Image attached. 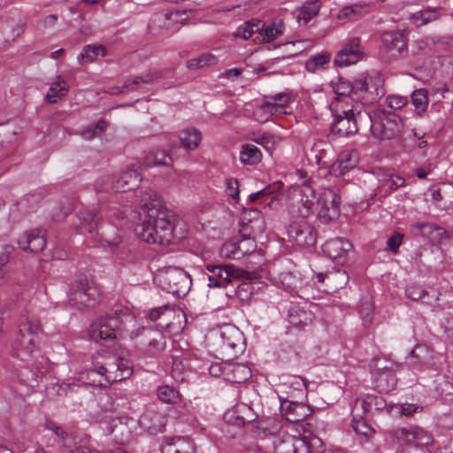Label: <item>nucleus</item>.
Returning <instances> with one entry per match:
<instances>
[{
    "label": "nucleus",
    "instance_id": "nucleus-1",
    "mask_svg": "<svg viewBox=\"0 0 453 453\" xmlns=\"http://www.w3.org/2000/svg\"><path fill=\"white\" fill-rule=\"evenodd\" d=\"M138 215L139 222L134 232L143 242L168 245L175 238L174 215L153 190L142 194Z\"/></svg>",
    "mask_w": 453,
    "mask_h": 453
},
{
    "label": "nucleus",
    "instance_id": "nucleus-2",
    "mask_svg": "<svg viewBox=\"0 0 453 453\" xmlns=\"http://www.w3.org/2000/svg\"><path fill=\"white\" fill-rule=\"evenodd\" d=\"M334 121L330 128V136L334 138L346 137L357 133L361 125L368 126L369 112L362 111L357 106L339 107V104L332 108Z\"/></svg>",
    "mask_w": 453,
    "mask_h": 453
},
{
    "label": "nucleus",
    "instance_id": "nucleus-3",
    "mask_svg": "<svg viewBox=\"0 0 453 453\" xmlns=\"http://www.w3.org/2000/svg\"><path fill=\"white\" fill-rule=\"evenodd\" d=\"M368 125L372 135L380 141L398 137L403 129V121L400 116L394 111L386 110H378L372 115L369 113Z\"/></svg>",
    "mask_w": 453,
    "mask_h": 453
},
{
    "label": "nucleus",
    "instance_id": "nucleus-4",
    "mask_svg": "<svg viewBox=\"0 0 453 453\" xmlns=\"http://www.w3.org/2000/svg\"><path fill=\"white\" fill-rule=\"evenodd\" d=\"M155 279L163 290L178 297L185 296L192 285L190 275L183 269L175 266L159 270Z\"/></svg>",
    "mask_w": 453,
    "mask_h": 453
},
{
    "label": "nucleus",
    "instance_id": "nucleus-5",
    "mask_svg": "<svg viewBox=\"0 0 453 453\" xmlns=\"http://www.w3.org/2000/svg\"><path fill=\"white\" fill-rule=\"evenodd\" d=\"M130 338L134 342L138 353L144 357H156L165 348L164 334L152 327H141L131 332Z\"/></svg>",
    "mask_w": 453,
    "mask_h": 453
},
{
    "label": "nucleus",
    "instance_id": "nucleus-6",
    "mask_svg": "<svg viewBox=\"0 0 453 453\" xmlns=\"http://www.w3.org/2000/svg\"><path fill=\"white\" fill-rule=\"evenodd\" d=\"M216 345L221 359L232 360L244 351V335L236 326L225 325L220 328Z\"/></svg>",
    "mask_w": 453,
    "mask_h": 453
},
{
    "label": "nucleus",
    "instance_id": "nucleus-7",
    "mask_svg": "<svg viewBox=\"0 0 453 453\" xmlns=\"http://www.w3.org/2000/svg\"><path fill=\"white\" fill-rule=\"evenodd\" d=\"M206 270L210 273L208 276V286L210 288H223L233 280H250L252 273L237 268L233 265H224L220 263H208L205 265Z\"/></svg>",
    "mask_w": 453,
    "mask_h": 453
},
{
    "label": "nucleus",
    "instance_id": "nucleus-8",
    "mask_svg": "<svg viewBox=\"0 0 453 453\" xmlns=\"http://www.w3.org/2000/svg\"><path fill=\"white\" fill-rule=\"evenodd\" d=\"M319 198L314 188L307 183L294 191L288 206V212L294 217L306 218L314 212Z\"/></svg>",
    "mask_w": 453,
    "mask_h": 453
},
{
    "label": "nucleus",
    "instance_id": "nucleus-9",
    "mask_svg": "<svg viewBox=\"0 0 453 453\" xmlns=\"http://www.w3.org/2000/svg\"><path fill=\"white\" fill-rule=\"evenodd\" d=\"M384 95V88L380 77L365 76L355 80L352 101L362 105H369L377 102Z\"/></svg>",
    "mask_w": 453,
    "mask_h": 453
},
{
    "label": "nucleus",
    "instance_id": "nucleus-10",
    "mask_svg": "<svg viewBox=\"0 0 453 453\" xmlns=\"http://www.w3.org/2000/svg\"><path fill=\"white\" fill-rule=\"evenodd\" d=\"M98 296L97 289L86 278L74 280L69 287L68 302L78 310L94 307Z\"/></svg>",
    "mask_w": 453,
    "mask_h": 453
},
{
    "label": "nucleus",
    "instance_id": "nucleus-11",
    "mask_svg": "<svg viewBox=\"0 0 453 453\" xmlns=\"http://www.w3.org/2000/svg\"><path fill=\"white\" fill-rule=\"evenodd\" d=\"M375 388L380 393L393 391L397 384L395 366L388 362L373 359L371 364Z\"/></svg>",
    "mask_w": 453,
    "mask_h": 453
},
{
    "label": "nucleus",
    "instance_id": "nucleus-12",
    "mask_svg": "<svg viewBox=\"0 0 453 453\" xmlns=\"http://www.w3.org/2000/svg\"><path fill=\"white\" fill-rule=\"evenodd\" d=\"M382 50L392 58L398 59L408 54V37L404 30L384 31L380 35Z\"/></svg>",
    "mask_w": 453,
    "mask_h": 453
},
{
    "label": "nucleus",
    "instance_id": "nucleus-13",
    "mask_svg": "<svg viewBox=\"0 0 453 453\" xmlns=\"http://www.w3.org/2000/svg\"><path fill=\"white\" fill-rule=\"evenodd\" d=\"M288 236L290 242L299 247H312L317 242L315 227L304 218L293 220L288 228Z\"/></svg>",
    "mask_w": 453,
    "mask_h": 453
},
{
    "label": "nucleus",
    "instance_id": "nucleus-14",
    "mask_svg": "<svg viewBox=\"0 0 453 453\" xmlns=\"http://www.w3.org/2000/svg\"><path fill=\"white\" fill-rule=\"evenodd\" d=\"M316 209H319L318 217L321 222L327 223L336 219L340 215L341 197L330 188L325 189L319 196Z\"/></svg>",
    "mask_w": 453,
    "mask_h": 453
},
{
    "label": "nucleus",
    "instance_id": "nucleus-15",
    "mask_svg": "<svg viewBox=\"0 0 453 453\" xmlns=\"http://www.w3.org/2000/svg\"><path fill=\"white\" fill-rule=\"evenodd\" d=\"M391 435L398 441L414 445L416 449H424L433 441V437L428 432L415 426L396 428L391 432Z\"/></svg>",
    "mask_w": 453,
    "mask_h": 453
},
{
    "label": "nucleus",
    "instance_id": "nucleus-16",
    "mask_svg": "<svg viewBox=\"0 0 453 453\" xmlns=\"http://www.w3.org/2000/svg\"><path fill=\"white\" fill-rule=\"evenodd\" d=\"M280 410L282 415L289 423H299L305 420L312 414V409L303 403L284 400L281 402Z\"/></svg>",
    "mask_w": 453,
    "mask_h": 453
},
{
    "label": "nucleus",
    "instance_id": "nucleus-17",
    "mask_svg": "<svg viewBox=\"0 0 453 453\" xmlns=\"http://www.w3.org/2000/svg\"><path fill=\"white\" fill-rule=\"evenodd\" d=\"M363 55L358 38H351L337 53L334 63L338 66H347L356 64Z\"/></svg>",
    "mask_w": 453,
    "mask_h": 453
},
{
    "label": "nucleus",
    "instance_id": "nucleus-18",
    "mask_svg": "<svg viewBox=\"0 0 453 453\" xmlns=\"http://www.w3.org/2000/svg\"><path fill=\"white\" fill-rule=\"evenodd\" d=\"M352 249V244L342 238H334L326 241L323 246V252L332 260L340 264L346 262L348 252Z\"/></svg>",
    "mask_w": 453,
    "mask_h": 453
},
{
    "label": "nucleus",
    "instance_id": "nucleus-19",
    "mask_svg": "<svg viewBox=\"0 0 453 453\" xmlns=\"http://www.w3.org/2000/svg\"><path fill=\"white\" fill-rule=\"evenodd\" d=\"M142 428L151 434L163 433L166 424V417L157 411L148 410L139 418Z\"/></svg>",
    "mask_w": 453,
    "mask_h": 453
},
{
    "label": "nucleus",
    "instance_id": "nucleus-20",
    "mask_svg": "<svg viewBox=\"0 0 453 453\" xmlns=\"http://www.w3.org/2000/svg\"><path fill=\"white\" fill-rule=\"evenodd\" d=\"M388 408L385 399L379 395H366L361 399L356 401L354 412L364 414H374L380 412Z\"/></svg>",
    "mask_w": 453,
    "mask_h": 453
},
{
    "label": "nucleus",
    "instance_id": "nucleus-21",
    "mask_svg": "<svg viewBox=\"0 0 453 453\" xmlns=\"http://www.w3.org/2000/svg\"><path fill=\"white\" fill-rule=\"evenodd\" d=\"M18 244L23 250L39 252L42 251L46 247V238L42 230L35 229L26 232L18 240Z\"/></svg>",
    "mask_w": 453,
    "mask_h": 453
},
{
    "label": "nucleus",
    "instance_id": "nucleus-22",
    "mask_svg": "<svg viewBox=\"0 0 453 453\" xmlns=\"http://www.w3.org/2000/svg\"><path fill=\"white\" fill-rule=\"evenodd\" d=\"M282 186V182L277 181L272 185L266 186L265 188L257 192L250 194L246 202V204L250 206L252 203L259 201L260 203L271 207L276 201L278 193L281 190Z\"/></svg>",
    "mask_w": 453,
    "mask_h": 453
},
{
    "label": "nucleus",
    "instance_id": "nucleus-23",
    "mask_svg": "<svg viewBox=\"0 0 453 453\" xmlns=\"http://www.w3.org/2000/svg\"><path fill=\"white\" fill-rule=\"evenodd\" d=\"M35 348V338L25 334L23 329H19L12 342L13 355L23 359L30 356Z\"/></svg>",
    "mask_w": 453,
    "mask_h": 453
},
{
    "label": "nucleus",
    "instance_id": "nucleus-24",
    "mask_svg": "<svg viewBox=\"0 0 453 453\" xmlns=\"http://www.w3.org/2000/svg\"><path fill=\"white\" fill-rule=\"evenodd\" d=\"M89 338L98 342L99 341H113L116 339L115 333L108 327V321L104 316L96 319L88 330Z\"/></svg>",
    "mask_w": 453,
    "mask_h": 453
},
{
    "label": "nucleus",
    "instance_id": "nucleus-25",
    "mask_svg": "<svg viewBox=\"0 0 453 453\" xmlns=\"http://www.w3.org/2000/svg\"><path fill=\"white\" fill-rule=\"evenodd\" d=\"M161 453H195V446L188 438H165L161 445Z\"/></svg>",
    "mask_w": 453,
    "mask_h": 453
},
{
    "label": "nucleus",
    "instance_id": "nucleus-26",
    "mask_svg": "<svg viewBox=\"0 0 453 453\" xmlns=\"http://www.w3.org/2000/svg\"><path fill=\"white\" fill-rule=\"evenodd\" d=\"M354 86L355 81L351 83L349 81L340 78L339 82L334 87L336 97L335 102L332 104V108L336 104H339V107H349L350 103L353 102L352 96L354 92Z\"/></svg>",
    "mask_w": 453,
    "mask_h": 453
},
{
    "label": "nucleus",
    "instance_id": "nucleus-27",
    "mask_svg": "<svg viewBox=\"0 0 453 453\" xmlns=\"http://www.w3.org/2000/svg\"><path fill=\"white\" fill-rule=\"evenodd\" d=\"M79 219L81 220V226L88 231L92 239L95 237V234L96 236L100 235V239H102V234L98 232L101 217L96 210L85 209L81 211L79 213Z\"/></svg>",
    "mask_w": 453,
    "mask_h": 453
},
{
    "label": "nucleus",
    "instance_id": "nucleus-28",
    "mask_svg": "<svg viewBox=\"0 0 453 453\" xmlns=\"http://www.w3.org/2000/svg\"><path fill=\"white\" fill-rule=\"evenodd\" d=\"M406 296L415 302L420 301L424 304L432 305L439 300V294L429 292L419 285L411 284L405 289Z\"/></svg>",
    "mask_w": 453,
    "mask_h": 453
},
{
    "label": "nucleus",
    "instance_id": "nucleus-29",
    "mask_svg": "<svg viewBox=\"0 0 453 453\" xmlns=\"http://www.w3.org/2000/svg\"><path fill=\"white\" fill-rule=\"evenodd\" d=\"M141 180V174L136 169H128L118 178L113 188L119 192L133 190L138 187Z\"/></svg>",
    "mask_w": 453,
    "mask_h": 453
},
{
    "label": "nucleus",
    "instance_id": "nucleus-30",
    "mask_svg": "<svg viewBox=\"0 0 453 453\" xmlns=\"http://www.w3.org/2000/svg\"><path fill=\"white\" fill-rule=\"evenodd\" d=\"M256 245L253 240H244L240 242H231L225 244L221 252L227 257L238 259L241 257L254 250Z\"/></svg>",
    "mask_w": 453,
    "mask_h": 453
},
{
    "label": "nucleus",
    "instance_id": "nucleus-31",
    "mask_svg": "<svg viewBox=\"0 0 453 453\" xmlns=\"http://www.w3.org/2000/svg\"><path fill=\"white\" fill-rule=\"evenodd\" d=\"M27 26V19L19 17L18 19H9L4 28V41L0 47H5V43L16 41L24 32Z\"/></svg>",
    "mask_w": 453,
    "mask_h": 453
},
{
    "label": "nucleus",
    "instance_id": "nucleus-32",
    "mask_svg": "<svg viewBox=\"0 0 453 453\" xmlns=\"http://www.w3.org/2000/svg\"><path fill=\"white\" fill-rule=\"evenodd\" d=\"M155 79V75L151 73L144 76H135L131 80H127L121 88H114L111 94L119 95L141 90L144 85L151 83Z\"/></svg>",
    "mask_w": 453,
    "mask_h": 453
},
{
    "label": "nucleus",
    "instance_id": "nucleus-33",
    "mask_svg": "<svg viewBox=\"0 0 453 453\" xmlns=\"http://www.w3.org/2000/svg\"><path fill=\"white\" fill-rule=\"evenodd\" d=\"M108 321V327H111L116 337L122 336L127 331V324L132 322L131 317L122 311H116L112 314L104 315Z\"/></svg>",
    "mask_w": 453,
    "mask_h": 453
},
{
    "label": "nucleus",
    "instance_id": "nucleus-34",
    "mask_svg": "<svg viewBox=\"0 0 453 453\" xmlns=\"http://www.w3.org/2000/svg\"><path fill=\"white\" fill-rule=\"evenodd\" d=\"M226 377L234 383H242L251 377V370L244 364L229 365L226 366Z\"/></svg>",
    "mask_w": 453,
    "mask_h": 453
},
{
    "label": "nucleus",
    "instance_id": "nucleus-35",
    "mask_svg": "<svg viewBox=\"0 0 453 453\" xmlns=\"http://www.w3.org/2000/svg\"><path fill=\"white\" fill-rule=\"evenodd\" d=\"M170 25V15L165 12H158L150 17L148 27L151 34L157 35L167 30Z\"/></svg>",
    "mask_w": 453,
    "mask_h": 453
},
{
    "label": "nucleus",
    "instance_id": "nucleus-36",
    "mask_svg": "<svg viewBox=\"0 0 453 453\" xmlns=\"http://www.w3.org/2000/svg\"><path fill=\"white\" fill-rule=\"evenodd\" d=\"M19 329H23L25 334L35 338L42 331L39 319L28 314H23L20 317Z\"/></svg>",
    "mask_w": 453,
    "mask_h": 453
},
{
    "label": "nucleus",
    "instance_id": "nucleus-37",
    "mask_svg": "<svg viewBox=\"0 0 453 453\" xmlns=\"http://www.w3.org/2000/svg\"><path fill=\"white\" fill-rule=\"evenodd\" d=\"M263 27V21L252 19L239 26L234 32V36L248 40L257 35V31Z\"/></svg>",
    "mask_w": 453,
    "mask_h": 453
},
{
    "label": "nucleus",
    "instance_id": "nucleus-38",
    "mask_svg": "<svg viewBox=\"0 0 453 453\" xmlns=\"http://www.w3.org/2000/svg\"><path fill=\"white\" fill-rule=\"evenodd\" d=\"M331 59L328 52H321L310 58L305 63V68L309 73H316L327 67Z\"/></svg>",
    "mask_w": 453,
    "mask_h": 453
},
{
    "label": "nucleus",
    "instance_id": "nucleus-39",
    "mask_svg": "<svg viewBox=\"0 0 453 453\" xmlns=\"http://www.w3.org/2000/svg\"><path fill=\"white\" fill-rule=\"evenodd\" d=\"M312 314L303 309H292L289 311L288 321L291 326L303 329L311 322Z\"/></svg>",
    "mask_w": 453,
    "mask_h": 453
},
{
    "label": "nucleus",
    "instance_id": "nucleus-40",
    "mask_svg": "<svg viewBox=\"0 0 453 453\" xmlns=\"http://www.w3.org/2000/svg\"><path fill=\"white\" fill-rule=\"evenodd\" d=\"M446 38H438L436 39L434 36H426L420 39H418L412 43V52L415 55L422 54L426 52V50H432V46L437 43H448Z\"/></svg>",
    "mask_w": 453,
    "mask_h": 453
},
{
    "label": "nucleus",
    "instance_id": "nucleus-41",
    "mask_svg": "<svg viewBox=\"0 0 453 453\" xmlns=\"http://www.w3.org/2000/svg\"><path fill=\"white\" fill-rule=\"evenodd\" d=\"M411 103L415 112L422 116L428 107V96L426 88L416 89L411 93Z\"/></svg>",
    "mask_w": 453,
    "mask_h": 453
},
{
    "label": "nucleus",
    "instance_id": "nucleus-42",
    "mask_svg": "<svg viewBox=\"0 0 453 453\" xmlns=\"http://www.w3.org/2000/svg\"><path fill=\"white\" fill-rule=\"evenodd\" d=\"M112 368H116V371L119 372V374L115 375L112 378L113 381L123 380L128 378L132 373V366L129 361L121 357H115L111 364H109Z\"/></svg>",
    "mask_w": 453,
    "mask_h": 453
},
{
    "label": "nucleus",
    "instance_id": "nucleus-43",
    "mask_svg": "<svg viewBox=\"0 0 453 453\" xmlns=\"http://www.w3.org/2000/svg\"><path fill=\"white\" fill-rule=\"evenodd\" d=\"M261 157L259 149L253 144L244 145L240 153V161L244 165H256L260 162Z\"/></svg>",
    "mask_w": 453,
    "mask_h": 453
},
{
    "label": "nucleus",
    "instance_id": "nucleus-44",
    "mask_svg": "<svg viewBox=\"0 0 453 453\" xmlns=\"http://www.w3.org/2000/svg\"><path fill=\"white\" fill-rule=\"evenodd\" d=\"M447 195H453V185L445 184L432 192V199L435 203L441 202L442 204H437L438 207L447 208L453 204V200L447 197Z\"/></svg>",
    "mask_w": 453,
    "mask_h": 453
},
{
    "label": "nucleus",
    "instance_id": "nucleus-45",
    "mask_svg": "<svg viewBox=\"0 0 453 453\" xmlns=\"http://www.w3.org/2000/svg\"><path fill=\"white\" fill-rule=\"evenodd\" d=\"M202 140L201 133L196 128H189L185 130L180 137V142L183 148L188 150L196 149Z\"/></svg>",
    "mask_w": 453,
    "mask_h": 453
},
{
    "label": "nucleus",
    "instance_id": "nucleus-46",
    "mask_svg": "<svg viewBox=\"0 0 453 453\" xmlns=\"http://www.w3.org/2000/svg\"><path fill=\"white\" fill-rule=\"evenodd\" d=\"M352 416V427L357 434L368 438L374 433V429L367 424L366 420L364 419L359 411L354 412L353 410Z\"/></svg>",
    "mask_w": 453,
    "mask_h": 453
},
{
    "label": "nucleus",
    "instance_id": "nucleus-47",
    "mask_svg": "<svg viewBox=\"0 0 453 453\" xmlns=\"http://www.w3.org/2000/svg\"><path fill=\"white\" fill-rule=\"evenodd\" d=\"M431 357L429 349L426 345H416L410 355V363L413 365H426Z\"/></svg>",
    "mask_w": 453,
    "mask_h": 453
},
{
    "label": "nucleus",
    "instance_id": "nucleus-48",
    "mask_svg": "<svg viewBox=\"0 0 453 453\" xmlns=\"http://www.w3.org/2000/svg\"><path fill=\"white\" fill-rule=\"evenodd\" d=\"M257 428L265 434L275 435L281 429V422L274 417H268L258 421Z\"/></svg>",
    "mask_w": 453,
    "mask_h": 453
},
{
    "label": "nucleus",
    "instance_id": "nucleus-49",
    "mask_svg": "<svg viewBox=\"0 0 453 453\" xmlns=\"http://www.w3.org/2000/svg\"><path fill=\"white\" fill-rule=\"evenodd\" d=\"M280 28L273 27L271 26H265L263 22V27L257 31V35L253 37V41L257 43L264 42H270L274 40L278 35L282 34Z\"/></svg>",
    "mask_w": 453,
    "mask_h": 453
},
{
    "label": "nucleus",
    "instance_id": "nucleus-50",
    "mask_svg": "<svg viewBox=\"0 0 453 453\" xmlns=\"http://www.w3.org/2000/svg\"><path fill=\"white\" fill-rule=\"evenodd\" d=\"M319 11V5L317 3H311L303 5L298 12L297 21L300 25H307L308 22L315 17Z\"/></svg>",
    "mask_w": 453,
    "mask_h": 453
},
{
    "label": "nucleus",
    "instance_id": "nucleus-51",
    "mask_svg": "<svg viewBox=\"0 0 453 453\" xmlns=\"http://www.w3.org/2000/svg\"><path fill=\"white\" fill-rule=\"evenodd\" d=\"M296 438L288 434L282 439H276L273 441L275 453H295Z\"/></svg>",
    "mask_w": 453,
    "mask_h": 453
},
{
    "label": "nucleus",
    "instance_id": "nucleus-52",
    "mask_svg": "<svg viewBox=\"0 0 453 453\" xmlns=\"http://www.w3.org/2000/svg\"><path fill=\"white\" fill-rule=\"evenodd\" d=\"M356 165V160H353L352 154L344 151L339 155V157L334 165V170L338 171L340 174H344L349 169H352Z\"/></svg>",
    "mask_w": 453,
    "mask_h": 453
},
{
    "label": "nucleus",
    "instance_id": "nucleus-53",
    "mask_svg": "<svg viewBox=\"0 0 453 453\" xmlns=\"http://www.w3.org/2000/svg\"><path fill=\"white\" fill-rule=\"evenodd\" d=\"M172 163V157L164 150H157L145 158V164L148 166H169Z\"/></svg>",
    "mask_w": 453,
    "mask_h": 453
},
{
    "label": "nucleus",
    "instance_id": "nucleus-54",
    "mask_svg": "<svg viewBox=\"0 0 453 453\" xmlns=\"http://www.w3.org/2000/svg\"><path fill=\"white\" fill-rule=\"evenodd\" d=\"M68 91V86L65 81L55 82L46 94V100L49 103H57L58 99L63 97Z\"/></svg>",
    "mask_w": 453,
    "mask_h": 453
},
{
    "label": "nucleus",
    "instance_id": "nucleus-55",
    "mask_svg": "<svg viewBox=\"0 0 453 453\" xmlns=\"http://www.w3.org/2000/svg\"><path fill=\"white\" fill-rule=\"evenodd\" d=\"M426 237L439 244L446 243L449 240V233L443 227L433 223Z\"/></svg>",
    "mask_w": 453,
    "mask_h": 453
},
{
    "label": "nucleus",
    "instance_id": "nucleus-56",
    "mask_svg": "<svg viewBox=\"0 0 453 453\" xmlns=\"http://www.w3.org/2000/svg\"><path fill=\"white\" fill-rule=\"evenodd\" d=\"M216 57L212 54L202 55L196 58L190 59L187 62V67L190 70L203 68L204 66L216 64Z\"/></svg>",
    "mask_w": 453,
    "mask_h": 453
},
{
    "label": "nucleus",
    "instance_id": "nucleus-57",
    "mask_svg": "<svg viewBox=\"0 0 453 453\" xmlns=\"http://www.w3.org/2000/svg\"><path fill=\"white\" fill-rule=\"evenodd\" d=\"M158 399L165 403H173L179 398V392L173 387L164 385L157 388Z\"/></svg>",
    "mask_w": 453,
    "mask_h": 453
},
{
    "label": "nucleus",
    "instance_id": "nucleus-58",
    "mask_svg": "<svg viewBox=\"0 0 453 453\" xmlns=\"http://www.w3.org/2000/svg\"><path fill=\"white\" fill-rule=\"evenodd\" d=\"M105 53V48L103 45H86L83 47L81 55L87 62H92L97 56L101 55L104 57Z\"/></svg>",
    "mask_w": 453,
    "mask_h": 453
},
{
    "label": "nucleus",
    "instance_id": "nucleus-59",
    "mask_svg": "<svg viewBox=\"0 0 453 453\" xmlns=\"http://www.w3.org/2000/svg\"><path fill=\"white\" fill-rule=\"evenodd\" d=\"M113 413L126 414L130 409V402L125 395L115 394L113 395Z\"/></svg>",
    "mask_w": 453,
    "mask_h": 453
},
{
    "label": "nucleus",
    "instance_id": "nucleus-60",
    "mask_svg": "<svg viewBox=\"0 0 453 453\" xmlns=\"http://www.w3.org/2000/svg\"><path fill=\"white\" fill-rule=\"evenodd\" d=\"M316 279L318 282L323 283L325 280L327 281H333L336 279L340 280V285L339 288H342V285H344L347 282L348 276L345 273L337 272L335 273H329V274H324L323 273H319L316 274Z\"/></svg>",
    "mask_w": 453,
    "mask_h": 453
},
{
    "label": "nucleus",
    "instance_id": "nucleus-61",
    "mask_svg": "<svg viewBox=\"0 0 453 453\" xmlns=\"http://www.w3.org/2000/svg\"><path fill=\"white\" fill-rule=\"evenodd\" d=\"M226 194L237 202L240 199L239 182L235 178H228L225 180Z\"/></svg>",
    "mask_w": 453,
    "mask_h": 453
},
{
    "label": "nucleus",
    "instance_id": "nucleus-62",
    "mask_svg": "<svg viewBox=\"0 0 453 453\" xmlns=\"http://www.w3.org/2000/svg\"><path fill=\"white\" fill-rule=\"evenodd\" d=\"M386 103L389 108L399 110L408 104V98L403 96L389 95L386 98Z\"/></svg>",
    "mask_w": 453,
    "mask_h": 453
},
{
    "label": "nucleus",
    "instance_id": "nucleus-63",
    "mask_svg": "<svg viewBox=\"0 0 453 453\" xmlns=\"http://www.w3.org/2000/svg\"><path fill=\"white\" fill-rule=\"evenodd\" d=\"M260 109L263 112L269 115H278L285 113V108L282 107V104H276L271 101H266L263 103Z\"/></svg>",
    "mask_w": 453,
    "mask_h": 453
},
{
    "label": "nucleus",
    "instance_id": "nucleus-64",
    "mask_svg": "<svg viewBox=\"0 0 453 453\" xmlns=\"http://www.w3.org/2000/svg\"><path fill=\"white\" fill-rule=\"evenodd\" d=\"M313 447L312 441H309L304 438H296L295 453H319L314 452L311 448Z\"/></svg>",
    "mask_w": 453,
    "mask_h": 453
}]
</instances>
